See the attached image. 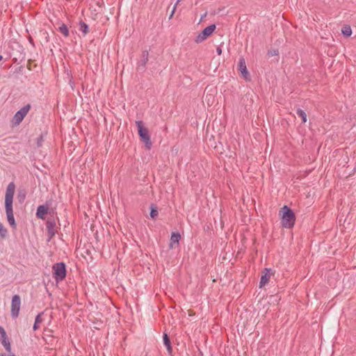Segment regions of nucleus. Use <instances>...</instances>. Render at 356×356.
Returning <instances> with one entry per match:
<instances>
[{"instance_id": "23", "label": "nucleus", "mask_w": 356, "mask_h": 356, "mask_svg": "<svg viewBox=\"0 0 356 356\" xmlns=\"http://www.w3.org/2000/svg\"><path fill=\"white\" fill-rule=\"evenodd\" d=\"M7 229L4 227L2 223L0 222V235L2 238H5L7 234Z\"/></svg>"}, {"instance_id": "15", "label": "nucleus", "mask_w": 356, "mask_h": 356, "mask_svg": "<svg viewBox=\"0 0 356 356\" xmlns=\"http://www.w3.org/2000/svg\"><path fill=\"white\" fill-rule=\"evenodd\" d=\"M43 315V312H41V313H39L36 317H35V323H34V325H33V330H37L39 329L40 327V325L39 324L41 323L43 321L42 318V316Z\"/></svg>"}, {"instance_id": "2", "label": "nucleus", "mask_w": 356, "mask_h": 356, "mask_svg": "<svg viewBox=\"0 0 356 356\" xmlns=\"http://www.w3.org/2000/svg\"><path fill=\"white\" fill-rule=\"evenodd\" d=\"M136 124L137 126L138 135L141 141L145 143V147L147 149H150L152 146V143L150 140L148 129L144 127L143 122L141 120L136 121Z\"/></svg>"}, {"instance_id": "4", "label": "nucleus", "mask_w": 356, "mask_h": 356, "mask_svg": "<svg viewBox=\"0 0 356 356\" xmlns=\"http://www.w3.org/2000/svg\"><path fill=\"white\" fill-rule=\"evenodd\" d=\"M53 275L56 282L63 281L66 277V268L63 262L54 264Z\"/></svg>"}, {"instance_id": "20", "label": "nucleus", "mask_w": 356, "mask_h": 356, "mask_svg": "<svg viewBox=\"0 0 356 356\" xmlns=\"http://www.w3.org/2000/svg\"><path fill=\"white\" fill-rule=\"evenodd\" d=\"M159 215L157 208L154 204H151L150 216L152 219H155Z\"/></svg>"}, {"instance_id": "9", "label": "nucleus", "mask_w": 356, "mask_h": 356, "mask_svg": "<svg viewBox=\"0 0 356 356\" xmlns=\"http://www.w3.org/2000/svg\"><path fill=\"white\" fill-rule=\"evenodd\" d=\"M238 69L246 81H250V73L247 70L245 58L243 57L239 58Z\"/></svg>"}, {"instance_id": "1", "label": "nucleus", "mask_w": 356, "mask_h": 356, "mask_svg": "<svg viewBox=\"0 0 356 356\" xmlns=\"http://www.w3.org/2000/svg\"><path fill=\"white\" fill-rule=\"evenodd\" d=\"M279 215L281 217L282 227L290 229L294 226L296 216L289 207L284 205L280 210Z\"/></svg>"}, {"instance_id": "24", "label": "nucleus", "mask_w": 356, "mask_h": 356, "mask_svg": "<svg viewBox=\"0 0 356 356\" xmlns=\"http://www.w3.org/2000/svg\"><path fill=\"white\" fill-rule=\"evenodd\" d=\"M44 140V136L42 134H41L39 137H38L36 144L38 147H40L42 145Z\"/></svg>"}, {"instance_id": "27", "label": "nucleus", "mask_w": 356, "mask_h": 356, "mask_svg": "<svg viewBox=\"0 0 356 356\" xmlns=\"http://www.w3.org/2000/svg\"><path fill=\"white\" fill-rule=\"evenodd\" d=\"M216 51H217L218 55H219V56L221 55V54H222V49H221V47H218L216 48Z\"/></svg>"}, {"instance_id": "17", "label": "nucleus", "mask_w": 356, "mask_h": 356, "mask_svg": "<svg viewBox=\"0 0 356 356\" xmlns=\"http://www.w3.org/2000/svg\"><path fill=\"white\" fill-rule=\"evenodd\" d=\"M7 220L9 223V225L13 228L16 229V223L14 218L13 213H6Z\"/></svg>"}, {"instance_id": "18", "label": "nucleus", "mask_w": 356, "mask_h": 356, "mask_svg": "<svg viewBox=\"0 0 356 356\" xmlns=\"http://www.w3.org/2000/svg\"><path fill=\"white\" fill-rule=\"evenodd\" d=\"M79 30L86 35L89 32L88 26L83 21L79 22Z\"/></svg>"}, {"instance_id": "25", "label": "nucleus", "mask_w": 356, "mask_h": 356, "mask_svg": "<svg viewBox=\"0 0 356 356\" xmlns=\"http://www.w3.org/2000/svg\"><path fill=\"white\" fill-rule=\"evenodd\" d=\"M279 54V51L277 49H273V50H270L268 51V55L269 56H277Z\"/></svg>"}, {"instance_id": "3", "label": "nucleus", "mask_w": 356, "mask_h": 356, "mask_svg": "<svg viewBox=\"0 0 356 356\" xmlns=\"http://www.w3.org/2000/svg\"><path fill=\"white\" fill-rule=\"evenodd\" d=\"M15 191V185L13 182H10L6 188L5 195V208L6 213H13V201Z\"/></svg>"}, {"instance_id": "26", "label": "nucleus", "mask_w": 356, "mask_h": 356, "mask_svg": "<svg viewBox=\"0 0 356 356\" xmlns=\"http://www.w3.org/2000/svg\"><path fill=\"white\" fill-rule=\"evenodd\" d=\"M180 1H181V0H177V2H176V3H175V6H174V7H173V9H172V13H171V14H170V18H172V16H173V15H174V13H175V10H176L177 6V4H178Z\"/></svg>"}, {"instance_id": "13", "label": "nucleus", "mask_w": 356, "mask_h": 356, "mask_svg": "<svg viewBox=\"0 0 356 356\" xmlns=\"http://www.w3.org/2000/svg\"><path fill=\"white\" fill-rule=\"evenodd\" d=\"M181 238V235L178 232H172L171 234L170 240V248L172 249L175 248V244H179V240Z\"/></svg>"}, {"instance_id": "5", "label": "nucleus", "mask_w": 356, "mask_h": 356, "mask_svg": "<svg viewBox=\"0 0 356 356\" xmlns=\"http://www.w3.org/2000/svg\"><path fill=\"white\" fill-rule=\"evenodd\" d=\"M31 105L29 104L25 105L23 106L20 110H19L14 115L13 118V123L14 125L17 126L19 125L24 118L26 117L27 113L31 109Z\"/></svg>"}, {"instance_id": "11", "label": "nucleus", "mask_w": 356, "mask_h": 356, "mask_svg": "<svg viewBox=\"0 0 356 356\" xmlns=\"http://www.w3.org/2000/svg\"><path fill=\"white\" fill-rule=\"evenodd\" d=\"M49 208L45 205H40L38 206L36 211V217L39 219L44 220L45 218V215L48 213Z\"/></svg>"}, {"instance_id": "6", "label": "nucleus", "mask_w": 356, "mask_h": 356, "mask_svg": "<svg viewBox=\"0 0 356 356\" xmlns=\"http://www.w3.org/2000/svg\"><path fill=\"white\" fill-rule=\"evenodd\" d=\"M216 26L215 24H211L207 26L195 38V42L197 44L204 41L208 37H209L215 31Z\"/></svg>"}, {"instance_id": "28", "label": "nucleus", "mask_w": 356, "mask_h": 356, "mask_svg": "<svg viewBox=\"0 0 356 356\" xmlns=\"http://www.w3.org/2000/svg\"><path fill=\"white\" fill-rule=\"evenodd\" d=\"M3 59L2 56L0 55V61Z\"/></svg>"}, {"instance_id": "22", "label": "nucleus", "mask_w": 356, "mask_h": 356, "mask_svg": "<svg viewBox=\"0 0 356 356\" xmlns=\"http://www.w3.org/2000/svg\"><path fill=\"white\" fill-rule=\"evenodd\" d=\"M341 31L343 35L346 37L350 36L352 33V30L350 26H343Z\"/></svg>"}, {"instance_id": "7", "label": "nucleus", "mask_w": 356, "mask_h": 356, "mask_svg": "<svg viewBox=\"0 0 356 356\" xmlns=\"http://www.w3.org/2000/svg\"><path fill=\"white\" fill-rule=\"evenodd\" d=\"M56 225V220L54 217H49L46 222V229L49 241H51L57 233Z\"/></svg>"}, {"instance_id": "10", "label": "nucleus", "mask_w": 356, "mask_h": 356, "mask_svg": "<svg viewBox=\"0 0 356 356\" xmlns=\"http://www.w3.org/2000/svg\"><path fill=\"white\" fill-rule=\"evenodd\" d=\"M0 339L1 344L8 352H10L11 346L9 339H8L6 332L2 326H0Z\"/></svg>"}, {"instance_id": "16", "label": "nucleus", "mask_w": 356, "mask_h": 356, "mask_svg": "<svg viewBox=\"0 0 356 356\" xmlns=\"http://www.w3.org/2000/svg\"><path fill=\"white\" fill-rule=\"evenodd\" d=\"M58 31L65 36L68 37L70 35L69 29L67 26L64 24L61 23L60 25L58 26Z\"/></svg>"}, {"instance_id": "14", "label": "nucleus", "mask_w": 356, "mask_h": 356, "mask_svg": "<svg viewBox=\"0 0 356 356\" xmlns=\"http://www.w3.org/2000/svg\"><path fill=\"white\" fill-rule=\"evenodd\" d=\"M163 343H164V345L165 346V347L167 348L168 353L169 354H171L172 352V346H171V342H170L169 337L165 333H164V334H163Z\"/></svg>"}, {"instance_id": "19", "label": "nucleus", "mask_w": 356, "mask_h": 356, "mask_svg": "<svg viewBox=\"0 0 356 356\" xmlns=\"http://www.w3.org/2000/svg\"><path fill=\"white\" fill-rule=\"evenodd\" d=\"M296 113L300 118H301L302 123H305L307 122V114L303 110L298 108Z\"/></svg>"}, {"instance_id": "12", "label": "nucleus", "mask_w": 356, "mask_h": 356, "mask_svg": "<svg viewBox=\"0 0 356 356\" xmlns=\"http://www.w3.org/2000/svg\"><path fill=\"white\" fill-rule=\"evenodd\" d=\"M270 268H265L264 269V274L261 275L259 282V286L262 287L265 286L269 281L270 278Z\"/></svg>"}, {"instance_id": "21", "label": "nucleus", "mask_w": 356, "mask_h": 356, "mask_svg": "<svg viewBox=\"0 0 356 356\" xmlns=\"http://www.w3.org/2000/svg\"><path fill=\"white\" fill-rule=\"evenodd\" d=\"M148 56H149V53L147 51L145 50V51H143L141 62H142V65H143V67H145V65L148 61Z\"/></svg>"}, {"instance_id": "8", "label": "nucleus", "mask_w": 356, "mask_h": 356, "mask_svg": "<svg viewBox=\"0 0 356 356\" xmlns=\"http://www.w3.org/2000/svg\"><path fill=\"white\" fill-rule=\"evenodd\" d=\"M21 305V298L19 295H14L11 302V315L13 318H17L19 315Z\"/></svg>"}]
</instances>
